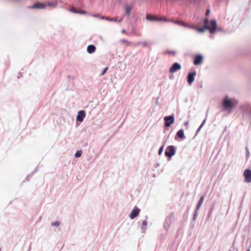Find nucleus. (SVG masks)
<instances>
[{
    "mask_svg": "<svg viewBox=\"0 0 251 251\" xmlns=\"http://www.w3.org/2000/svg\"><path fill=\"white\" fill-rule=\"evenodd\" d=\"M82 152L81 150L77 151L75 154V158L80 157L82 155Z\"/></svg>",
    "mask_w": 251,
    "mask_h": 251,
    "instance_id": "5701e85b",
    "label": "nucleus"
},
{
    "mask_svg": "<svg viewBox=\"0 0 251 251\" xmlns=\"http://www.w3.org/2000/svg\"><path fill=\"white\" fill-rule=\"evenodd\" d=\"M146 19L151 21H158V22H170V20H168L165 17H158L152 16L151 14H148L146 16Z\"/></svg>",
    "mask_w": 251,
    "mask_h": 251,
    "instance_id": "0eeeda50",
    "label": "nucleus"
},
{
    "mask_svg": "<svg viewBox=\"0 0 251 251\" xmlns=\"http://www.w3.org/2000/svg\"><path fill=\"white\" fill-rule=\"evenodd\" d=\"M207 115H208V112H207L206 113V117H205V118L203 120V121L202 122L201 125L199 126V127H200L201 128L202 127V126L204 125V124H205V123L206 122V119H207Z\"/></svg>",
    "mask_w": 251,
    "mask_h": 251,
    "instance_id": "c85d7f7f",
    "label": "nucleus"
},
{
    "mask_svg": "<svg viewBox=\"0 0 251 251\" xmlns=\"http://www.w3.org/2000/svg\"><path fill=\"white\" fill-rule=\"evenodd\" d=\"M147 224H148V223L147 222V221H144L142 222V226L141 227V229H146V228L145 227V226H147Z\"/></svg>",
    "mask_w": 251,
    "mask_h": 251,
    "instance_id": "7c9ffc66",
    "label": "nucleus"
},
{
    "mask_svg": "<svg viewBox=\"0 0 251 251\" xmlns=\"http://www.w3.org/2000/svg\"><path fill=\"white\" fill-rule=\"evenodd\" d=\"M210 13V10L207 9L206 10V13H205V16L206 17L208 16L209 15Z\"/></svg>",
    "mask_w": 251,
    "mask_h": 251,
    "instance_id": "e433bc0d",
    "label": "nucleus"
},
{
    "mask_svg": "<svg viewBox=\"0 0 251 251\" xmlns=\"http://www.w3.org/2000/svg\"><path fill=\"white\" fill-rule=\"evenodd\" d=\"M175 217L174 213H171L166 218L165 221L164 223V228L166 230L170 228L171 224L175 221Z\"/></svg>",
    "mask_w": 251,
    "mask_h": 251,
    "instance_id": "20e7f679",
    "label": "nucleus"
},
{
    "mask_svg": "<svg viewBox=\"0 0 251 251\" xmlns=\"http://www.w3.org/2000/svg\"><path fill=\"white\" fill-rule=\"evenodd\" d=\"M140 212V209L137 206H135L134 208L131 210V212L129 215V217L131 220H133L139 215Z\"/></svg>",
    "mask_w": 251,
    "mask_h": 251,
    "instance_id": "f8f14e48",
    "label": "nucleus"
},
{
    "mask_svg": "<svg viewBox=\"0 0 251 251\" xmlns=\"http://www.w3.org/2000/svg\"><path fill=\"white\" fill-rule=\"evenodd\" d=\"M204 195H202L201 196L200 199H199V201H198V203L197 205V206H196V209H195V212L194 213V215H193V221H196L197 218V216H198V210H199V209L200 208V207H201V205H202V203L203 201V200H204Z\"/></svg>",
    "mask_w": 251,
    "mask_h": 251,
    "instance_id": "6e6552de",
    "label": "nucleus"
},
{
    "mask_svg": "<svg viewBox=\"0 0 251 251\" xmlns=\"http://www.w3.org/2000/svg\"><path fill=\"white\" fill-rule=\"evenodd\" d=\"M178 137L180 139H185L186 137L184 135V130L183 129H179L176 133V136L175 137V139H176V138Z\"/></svg>",
    "mask_w": 251,
    "mask_h": 251,
    "instance_id": "dca6fc26",
    "label": "nucleus"
},
{
    "mask_svg": "<svg viewBox=\"0 0 251 251\" xmlns=\"http://www.w3.org/2000/svg\"><path fill=\"white\" fill-rule=\"evenodd\" d=\"M188 125H189V122H188V121H187V122H185V123H184V125H185V126H188Z\"/></svg>",
    "mask_w": 251,
    "mask_h": 251,
    "instance_id": "58836bf2",
    "label": "nucleus"
},
{
    "mask_svg": "<svg viewBox=\"0 0 251 251\" xmlns=\"http://www.w3.org/2000/svg\"><path fill=\"white\" fill-rule=\"evenodd\" d=\"M238 100L236 99L229 98L227 96L225 97L222 101V105L225 110H232L234 106L238 104Z\"/></svg>",
    "mask_w": 251,
    "mask_h": 251,
    "instance_id": "f03ea898",
    "label": "nucleus"
},
{
    "mask_svg": "<svg viewBox=\"0 0 251 251\" xmlns=\"http://www.w3.org/2000/svg\"><path fill=\"white\" fill-rule=\"evenodd\" d=\"M108 69V67L105 68L103 69V70L102 71V72L100 73V75H103L106 73V72L107 71Z\"/></svg>",
    "mask_w": 251,
    "mask_h": 251,
    "instance_id": "473e14b6",
    "label": "nucleus"
},
{
    "mask_svg": "<svg viewBox=\"0 0 251 251\" xmlns=\"http://www.w3.org/2000/svg\"><path fill=\"white\" fill-rule=\"evenodd\" d=\"M100 19L101 20H105L110 22H118V23H121L122 21V19L120 20H118L117 18H110L109 17L104 16L100 17Z\"/></svg>",
    "mask_w": 251,
    "mask_h": 251,
    "instance_id": "f3484780",
    "label": "nucleus"
},
{
    "mask_svg": "<svg viewBox=\"0 0 251 251\" xmlns=\"http://www.w3.org/2000/svg\"><path fill=\"white\" fill-rule=\"evenodd\" d=\"M250 217H251V213H250Z\"/></svg>",
    "mask_w": 251,
    "mask_h": 251,
    "instance_id": "49530a36",
    "label": "nucleus"
},
{
    "mask_svg": "<svg viewBox=\"0 0 251 251\" xmlns=\"http://www.w3.org/2000/svg\"><path fill=\"white\" fill-rule=\"evenodd\" d=\"M196 75V72L194 71L189 72L187 76V81L189 85H191L195 80V76Z\"/></svg>",
    "mask_w": 251,
    "mask_h": 251,
    "instance_id": "9b49d317",
    "label": "nucleus"
},
{
    "mask_svg": "<svg viewBox=\"0 0 251 251\" xmlns=\"http://www.w3.org/2000/svg\"><path fill=\"white\" fill-rule=\"evenodd\" d=\"M207 115H208V112H207L206 113V117H205V118L203 120V121L202 122L201 125L199 126V127H200L201 128L202 127V126L204 125V124H205V123L206 122V119H207Z\"/></svg>",
    "mask_w": 251,
    "mask_h": 251,
    "instance_id": "bb28decb",
    "label": "nucleus"
},
{
    "mask_svg": "<svg viewBox=\"0 0 251 251\" xmlns=\"http://www.w3.org/2000/svg\"><path fill=\"white\" fill-rule=\"evenodd\" d=\"M165 146V143L162 145L161 146L160 148L159 149V150H158V154L159 155H160L162 154V152H163V150H164V147Z\"/></svg>",
    "mask_w": 251,
    "mask_h": 251,
    "instance_id": "a878e982",
    "label": "nucleus"
},
{
    "mask_svg": "<svg viewBox=\"0 0 251 251\" xmlns=\"http://www.w3.org/2000/svg\"><path fill=\"white\" fill-rule=\"evenodd\" d=\"M249 114L251 116V111H249Z\"/></svg>",
    "mask_w": 251,
    "mask_h": 251,
    "instance_id": "a19ab883",
    "label": "nucleus"
},
{
    "mask_svg": "<svg viewBox=\"0 0 251 251\" xmlns=\"http://www.w3.org/2000/svg\"><path fill=\"white\" fill-rule=\"evenodd\" d=\"M244 197L243 198L242 201H241V204H240V205L239 207V210H241V209H242V205H243V200H244Z\"/></svg>",
    "mask_w": 251,
    "mask_h": 251,
    "instance_id": "c9c22d12",
    "label": "nucleus"
},
{
    "mask_svg": "<svg viewBox=\"0 0 251 251\" xmlns=\"http://www.w3.org/2000/svg\"><path fill=\"white\" fill-rule=\"evenodd\" d=\"M121 32H122V33H126V30H125V29H123V30H122V31H121Z\"/></svg>",
    "mask_w": 251,
    "mask_h": 251,
    "instance_id": "ea45409f",
    "label": "nucleus"
},
{
    "mask_svg": "<svg viewBox=\"0 0 251 251\" xmlns=\"http://www.w3.org/2000/svg\"><path fill=\"white\" fill-rule=\"evenodd\" d=\"M207 115H208V112H207L206 113V117H205V118L203 120V121L202 122L201 125L199 126V127H200L201 128L202 127V126L204 125V124H205V123L206 122V119H207Z\"/></svg>",
    "mask_w": 251,
    "mask_h": 251,
    "instance_id": "cd10ccee",
    "label": "nucleus"
},
{
    "mask_svg": "<svg viewBox=\"0 0 251 251\" xmlns=\"http://www.w3.org/2000/svg\"><path fill=\"white\" fill-rule=\"evenodd\" d=\"M203 60V56L201 54H196L194 58L193 63L196 66L201 65Z\"/></svg>",
    "mask_w": 251,
    "mask_h": 251,
    "instance_id": "9d476101",
    "label": "nucleus"
},
{
    "mask_svg": "<svg viewBox=\"0 0 251 251\" xmlns=\"http://www.w3.org/2000/svg\"><path fill=\"white\" fill-rule=\"evenodd\" d=\"M244 176L246 182H251V170L246 169L244 172Z\"/></svg>",
    "mask_w": 251,
    "mask_h": 251,
    "instance_id": "4468645a",
    "label": "nucleus"
},
{
    "mask_svg": "<svg viewBox=\"0 0 251 251\" xmlns=\"http://www.w3.org/2000/svg\"><path fill=\"white\" fill-rule=\"evenodd\" d=\"M164 125L166 127H170L175 122V116L174 114L165 116L164 118Z\"/></svg>",
    "mask_w": 251,
    "mask_h": 251,
    "instance_id": "423d86ee",
    "label": "nucleus"
},
{
    "mask_svg": "<svg viewBox=\"0 0 251 251\" xmlns=\"http://www.w3.org/2000/svg\"><path fill=\"white\" fill-rule=\"evenodd\" d=\"M96 48L93 45H88L87 48V51L90 54L94 53L96 51Z\"/></svg>",
    "mask_w": 251,
    "mask_h": 251,
    "instance_id": "a211bd4d",
    "label": "nucleus"
},
{
    "mask_svg": "<svg viewBox=\"0 0 251 251\" xmlns=\"http://www.w3.org/2000/svg\"><path fill=\"white\" fill-rule=\"evenodd\" d=\"M181 68V65L177 63H174L169 69V72L171 74H173L178 70H180Z\"/></svg>",
    "mask_w": 251,
    "mask_h": 251,
    "instance_id": "1a4fd4ad",
    "label": "nucleus"
},
{
    "mask_svg": "<svg viewBox=\"0 0 251 251\" xmlns=\"http://www.w3.org/2000/svg\"><path fill=\"white\" fill-rule=\"evenodd\" d=\"M57 2H47L46 3H41L39 2H35L33 5L29 7L30 8H36V9H45L47 6H49L52 8H54L57 7Z\"/></svg>",
    "mask_w": 251,
    "mask_h": 251,
    "instance_id": "7ed1b4c3",
    "label": "nucleus"
},
{
    "mask_svg": "<svg viewBox=\"0 0 251 251\" xmlns=\"http://www.w3.org/2000/svg\"><path fill=\"white\" fill-rule=\"evenodd\" d=\"M201 129V128L199 127L197 129V130H196V135L198 134V133L200 132Z\"/></svg>",
    "mask_w": 251,
    "mask_h": 251,
    "instance_id": "4c0bfd02",
    "label": "nucleus"
},
{
    "mask_svg": "<svg viewBox=\"0 0 251 251\" xmlns=\"http://www.w3.org/2000/svg\"><path fill=\"white\" fill-rule=\"evenodd\" d=\"M250 156V152L249 149L247 147H246V156L248 158Z\"/></svg>",
    "mask_w": 251,
    "mask_h": 251,
    "instance_id": "2f4dec72",
    "label": "nucleus"
},
{
    "mask_svg": "<svg viewBox=\"0 0 251 251\" xmlns=\"http://www.w3.org/2000/svg\"><path fill=\"white\" fill-rule=\"evenodd\" d=\"M174 23L183 27L195 30L200 33H203L205 30H208L211 34L214 33L216 31H222L223 30L222 28L217 27V22L215 20L209 21L206 17L203 22L204 26L203 28H199L195 25L187 24L179 20L176 21Z\"/></svg>",
    "mask_w": 251,
    "mask_h": 251,
    "instance_id": "f257e3e1",
    "label": "nucleus"
},
{
    "mask_svg": "<svg viewBox=\"0 0 251 251\" xmlns=\"http://www.w3.org/2000/svg\"><path fill=\"white\" fill-rule=\"evenodd\" d=\"M240 110H251V105L250 104H246L242 106Z\"/></svg>",
    "mask_w": 251,
    "mask_h": 251,
    "instance_id": "412c9836",
    "label": "nucleus"
},
{
    "mask_svg": "<svg viewBox=\"0 0 251 251\" xmlns=\"http://www.w3.org/2000/svg\"><path fill=\"white\" fill-rule=\"evenodd\" d=\"M215 206V204L214 203L211 204V206H210L208 213H207V218H209L211 217V215H212V212L214 210Z\"/></svg>",
    "mask_w": 251,
    "mask_h": 251,
    "instance_id": "6ab92c4d",
    "label": "nucleus"
},
{
    "mask_svg": "<svg viewBox=\"0 0 251 251\" xmlns=\"http://www.w3.org/2000/svg\"><path fill=\"white\" fill-rule=\"evenodd\" d=\"M38 166H37L35 168V169L30 173L29 174V175H27L26 179H27V180H28L29 178L32 177V176L35 174L36 173L37 171H38Z\"/></svg>",
    "mask_w": 251,
    "mask_h": 251,
    "instance_id": "4be33fe9",
    "label": "nucleus"
},
{
    "mask_svg": "<svg viewBox=\"0 0 251 251\" xmlns=\"http://www.w3.org/2000/svg\"><path fill=\"white\" fill-rule=\"evenodd\" d=\"M148 45V43L147 42H139L137 43V46H142L144 47L147 46Z\"/></svg>",
    "mask_w": 251,
    "mask_h": 251,
    "instance_id": "393cba45",
    "label": "nucleus"
},
{
    "mask_svg": "<svg viewBox=\"0 0 251 251\" xmlns=\"http://www.w3.org/2000/svg\"><path fill=\"white\" fill-rule=\"evenodd\" d=\"M176 147L173 145H170L167 147L165 151V155L166 157L171 159L176 152Z\"/></svg>",
    "mask_w": 251,
    "mask_h": 251,
    "instance_id": "39448f33",
    "label": "nucleus"
},
{
    "mask_svg": "<svg viewBox=\"0 0 251 251\" xmlns=\"http://www.w3.org/2000/svg\"><path fill=\"white\" fill-rule=\"evenodd\" d=\"M131 9H132V8L130 6H129L128 5H126L125 6V12H126V15L129 16L130 12H131Z\"/></svg>",
    "mask_w": 251,
    "mask_h": 251,
    "instance_id": "aec40b11",
    "label": "nucleus"
},
{
    "mask_svg": "<svg viewBox=\"0 0 251 251\" xmlns=\"http://www.w3.org/2000/svg\"><path fill=\"white\" fill-rule=\"evenodd\" d=\"M120 42L122 44H126V46H130L131 45V42L126 39H121Z\"/></svg>",
    "mask_w": 251,
    "mask_h": 251,
    "instance_id": "b1692460",
    "label": "nucleus"
},
{
    "mask_svg": "<svg viewBox=\"0 0 251 251\" xmlns=\"http://www.w3.org/2000/svg\"><path fill=\"white\" fill-rule=\"evenodd\" d=\"M91 15L93 17H95V18H100V17L101 16H100L99 14H93Z\"/></svg>",
    "mask_w": 251,
    "mask_h": 251,
    "instance_id": "f704fd0d",
    "label": "nucleus"
},
{
    "mask_svg": "<svg viewBox=\"0 0 251 251\" xmlns=\"http://www.w3.org/2000/svg\"><path fill=\"white\" fill-rule=\"evenodd\" d=\"M69 11L72 13L75 14H79L81 15H85L86 14V12L84 10L81 9H77L75 7L73 6L69 9Z\"/></svg>",
    "mask_w": 251,
    "mask_h": 251,
    "instance_id": "2eb2a0df",
    "label": "nucleus"
},
{
    "mask_svg": "<svg viewBox=\"0 0 251 251\" xmlns=\"http://www.w3.org/2000/svg\"><path fill=\"white\" fill-rule=\"evenodd\" d=\"M59 225H60V222L58 221L53 222L51 223V226H59Z\"/></svg>",
    "mask_w": 251,
    "mask_h": 251,
    "instance_id": "c756f323",
    "label": "nucleus"
},
{
    "mask_svg": "<svg viewBox=\"0 0 251 251\" xmlns=\"http://www.w3.org/2000/svg\"><path fill=\"white\" fill-rule=\"evenodd\" d=\"M158 166H159V164H157L156 165L155 167H156Z\"/></svg>",
    "mask_w": 251,
    "mask_h": 251,
    "instance_id": "37998d69",
    "label": "nucleus"
},
{
    "mask_svg": "<svg viewBox=\"0 0 251 251\" xmlns=\"http://www.w3.org/2000/svg\"><path fill=\"white\" fill-rule=\"evenodd\" d=\"M228 111V113H229V114H230V113H231V112L232 111L229 110V111Z\"/></svg>",
    "mask_w": 251,
    "mask_h": 251,
    "instance_id": "79ce46f5",
    "label": "nucleus"
},
{
    "mask_svg": "<svg viewBox=\"0 0 251 251\" xmlns=\"http://www.w3.org/2000/svg\"><path fill=\"white\" fill-rule=\"evenodd\" d=\"M85 116V111H78L76 118V122L82 123Z\"/></svg>",
    "mask_w": 251,
    "mask_h": 251,
    "instance_id": "ddd939ff",
    "label": "nucleus"
},
{
    "mask_svg": "<svg viewBox=\"0 0 251 251\" xmlns=\"http://www.w3.org/2000/svg\"><path fill=\"white\" fill-rule=\"evenodd\" d=\"M146 217V219H148V216H146V217Z\"/></svg>",
    "mask_w": 251,
    "mask_h": 251,
    "instance_id": "c03bdc74",
    "label": "nucleus"
},
{
    "mask_svg": "<svg viewBox=\"0 0 251 251\" xmlns=\"http://www.w3.org/2000/svg\"><path fill=\"white\" fill-rule=\"evenodd\" d=\"M246 251H250V249H248Z\"/></svg>",
    "mask_w": 251,
    "mask_h": 251,
    "instance_id": "a18cd8bd",
    "label": "nucleus"
},
{
    "mask_svg": "<svg viewBox=\"0 0 251 251\" xmlns=\"http://www.w3.org/2000/svg\"><path fill=\"white\" fill-rule=\"evenodd\" d=\"M165 53L174 55L175 54V52L171 50H166Z\"/></svg>",
    "mask_w": 251,
    "mask_h": 251,
    "instance_id": "72a5a7b5",
    "label": "nucleus"
}]
</instances>
